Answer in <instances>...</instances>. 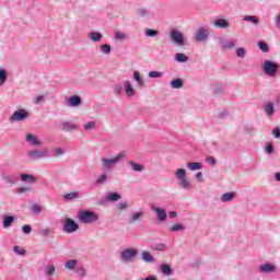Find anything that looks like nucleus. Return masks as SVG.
Here are the masks:
<instances>
[{
    "mask_svg": "<svg viewBox=\"0 0 280 280\" xmlns=\"http://www.w3.org/2000/svg\"><path fill=\"white\" fill-rule=\"evenodd\" d=\"M115 93L116 95H121L124 93V88L121 85L116 86Z\"/></svg>",
    "mask_w": 280,
    "mask_h": 280,
    "instance_id": "nucleus-56",
    "label": "nucleus"
},
{
    "mask_svg": "<svg viewBox=\"0 0 280 280\" xmlns=\"http://www.w3.org/2000/svg\"><path fill=\"white\" fill-rule=\"evenodd\" d=\"M243 20L253 23L254 25H259V18L255 15H245Z\"/></svg>",
    "mask_w": 280,
    "mask_h": 280,
    "instance_id": "nucleus-24",
    "label": "nucleus"
},
{
    "mask_svg": "<svg viewBox=\"0 0 280 280\" xmlns=\"http://www.w3.org/2000/svg\"><path fill=\"white\" fill-rule=\"evenodd\" d=\"M143 215H145V212H143V211L135 212L131 214V218L129 219L128 223L135 224V222H139V220H141V218H143Z\"/></svg>",
    "mask_w": 280,
    "mask_h": 280,
    "instance_id": "nucleus-14",
    "label": "nucleus"
},
{
    "mask_svg": "<svg viewBox=\"0 0 280 280\" xmlns=\"http://www.w3.org/2000/svg\"><path fill=\"white\" fill-rule=\"evenodd\" d=\"M79 220L82 224H93L100 220V215L93 211L83 210L79 213Z\"/></svg>",
    "mask_w": 280,
    "mask_h": 280,
    "instance_id": "nucleus-1",
    "label": "nucleus"
},
{
    "mask_svg": "<svg viewBox=\"0 0 280 280\" xmlns=\"http://www.w3.org/2000/svg\"><path fill=\"white\" fill-rule=\"evenodd\" d=\"M125 93L127 97H132L135 96V89L132 88V83L130 81L125 82Z\"/></svg>",
    "mask_w": 280,
    "mask_h": 280,
    "instance_id": "nucleus-16",
    "label": "nucleus"
},
{
    "mask_svg": "<svg viewBox=\"0 0 280 280\" xmlns=\"http://www.w3.org/2000/svg\"><path fill=\"white\" fill-rule=\"evenodd\" d=\"M212 25H214V27H219V30H226L230 24H229V20H224L222 18H218Z\"/></svg>",
    "mask_w": 280,
    "mask_h": 280,
    "instance_id": "nucleus-11",
    "label": "nucleus"
},
{
    "mask_svg": "<svg viewBox=\"0 0 280 280\" xmlns=\"http://www.w3.org/2000/svg\"><path fill=\"white\" fill-rule=\"evenodd\" d=\"M141 259L147 264H154V256H152V254H150L148 250L141 253Z\"/></svg>",
    "mask_w": 280,
    "mask_h": 280,
    "instance_id": "nucleus-15",
    "label": "nucleus"
},
{
    "mask_svg": "<svg viewBox=\"0 0 280 280\" xmlns=\"http://www.w3.org/2000/svg\"><path fill=\"white\" fill-rule=\"evenodd\" d=\"M179 185L183 187V189H191V182L186 179V177L184 179H179Z\"/></svg>",
    "mask_w": 280,
    "mask_h": 280,
    "instance_id": "nucleus-31",
    "label": "nucleus"
},
{
    "mask_svg": "<svg viewBox=\"0 0 280 280\" xmlns=\"http://www.w3.org/2000/svg\"><path fill=\"white\" fill-rule=\"evenodd\" d=\"M236 56L238 58H246V49L245 48H237L236 49Z\"/></svg>",
    "mask_w": 280,
    "mask_h": 280,
    "instance_id": "nucleus-44",
    "label": "nucleus"
},
{
    "mask_svg": "<svg viewBox=\"0 0 280 280\" xmlns=\"http://www.w3.org/2000/svg\"><path fill=\"white\" fill-rule=\"evenodd\" d=\"M152 211L156 213L158 220L160 222H165L167 220V212H165V209L159 208V207H151Z\"/></svg>",
    "mask_w": 280,
    "mask_h": 280,
    "instance_id": "nucleus-10",
    "label": "nucleus"
},
{
    "mask_svg": "<svg viewBox=\"0 0 280 280\" xmlns=\"http://www.w3.org/2000/svg\"><path fill=\"white\" fill-rule=\"evenodd\" d=\"M272 135L276 139H279L280 138V128L279 127L275 128L272 131Z\"/></svg>",
    "mask_w": 280,
    "mask_h": 280,
    "instance_id": "nucleus-55",
    "label": "nucleus"
},
{
    "mask_svg": "<svg viewBox=\"0 0 280 280\" xmlns=\"http://www.w3.org/2000/svg\"><path fill=\"white\" fill-rule=\"evenodd\" d=\"M108 202H117V200H121V195L118 192H109L106 197Z\"/></svg>",
    "mask_w": 280,
    "mask_h": 280,
    "instance_id": "nucleus-19",
    "label": "nucleus"
},
{
    "mask_svg": "<svg viewBox=\"0 0 280 280\" xmlns=\"http://www.w3.org/2000/svg\"><path fill=\"white\" fill-rule=\"evenodd\" d=\"M279 69H280L279 63H275L270 60H265L262 62V71L264 73H266V75H269V78H275Z\"/></svg>",
    "mask_w": 280,
    "mask_h": 280,
    "instance_id": "nucleus-2",
    "label": "nucleus"
},
{
    "mask_svg": "<svg viewBox=\"0 0 280 280\" xmlns=\"http://www.w3.org/2000/svg\"><path fill=\"white\" fill-rule=\"evenodd\" d=\"M171 231L173 232V233H176V232H178V231H185V225L184 224H175V225H173L172 228H171Z\"/></svg>",
    "mask_w": 280,
    "mask_h": 280,
    "instance_id": "nucleus-41",
    "label": "nucleus"
},
{
    "mask_svg": "<svg viewBox=\"0 0 280 280\" xmlns=\"http://www.w3.org/2000/svg\"><path fill=\"white\" fill-rule=\"evenodd\" d=\"M235 198V194L234 192H225L222 195L221 200L222 202H231V200Z\"/></svg>",
    "mask_w": 280,
    "mask_h": 280,
    "instance_id": "nucleus-26",
    "label": "nucleus"
},
{
    "mask_svg": "<svg viewBox=\"0 0 280 280\" xmlns=\"http://www.w3.org/2000/svg\"><path fill=\"white\" fill-rule=\"evenodd\" d=\"M162 77H163V72H159V71L149 72V78H162Z\"/></svg>",
    "mask_w": 280,
    "mask_h": 280,
    "instance_id": "nucleus-48",
    "label": "nucleus"
},
{
    "mask_svg": "<svg viewBox=\"0 0 280 280\" xmlns=\"http://www.w3.org/2000/svg\"><path fill=\"white\" fill-rule=\"evenodd\" d=\"M61 128L66 132H71V130H75V128H78V127L75 125H73L72 122H61Z\"/></svg>",
    "mask_w": 280,
    "mask_h": 280,
    "instance_id": "nucleus-20",
    "label": "nucleus"
},
{
    "mask_svg": "<svg viewBox=\"0 0 280 280\" xmlns=\"http://www.w3.org/2000/svg\"><path fill=\"white\" fill-rule=\"evenodd\" d=\"M93 128H95V121H90L84 125L85 130H93Z\"/></svg>",
    "mask_w": 280,
    "mask_h": 280,
    "instance_id": "nucleus-53",
    "label": "nucleus"
},
{
    "mask_svg": "<svg viewBox=\"0 0 280 280\" xmlns=\"http://www.w3.org/2000/svg\"><path fill=\"white\" fill-rule=\"evenodd\" d=\"M22 231H23V233H25L26 235H30V233H32V225H30V224L23 225Z\"/></svg>",
    "mask_w": 280,
    "mask_h": 280,
    "instance_id": "nucleus-50",
    "label": "nucleus"
},
{
    "mask_svg": "<svg viewBox=\"0 0 280 280\" xmlns=\"http://www.w3.org/2000/svg\"><path fill=\"white\" fill-rule=\"evenodd\" d=\"M125 156H126V151L118 153L114 159L103 158L102 167H104V170H112L113 165H116V163H119V161H121V159H124Z\"/></svg>",
    "mask_w": 280,
    "mask_h": 280,
    "instance_id": "nucleus-3",
    "label": "nucleus"
},
{
    "mask_svg": "<svg viewBox=\"0 0 280 280\" xmlns=\"http://www.w3.org/2000/svg\"><path fill=\"white\" fill-rule=\"evenodd\" d=\"M171 86L172 89H183V81L182 79H174L173 81H171Z\"/></svg>",
    "mask_w": 280,
    "mask_h": 280,
    "instance_id": "nucleus-28",
    "label": "nucleus"
},
{
    "mask_svg": "<svg viewBox=\"0 0 280 280\" xmlns=\"http://www.w3.org/2000/svg\"><path fill=\"white\" fill-rule=\"evenodd\" d=\"M137 249L128 248L121 252L120 257L122 261H132L137 257Z\"/></svg>",
    "mask_w": 280,
    "mask_h": 280,
    "instance_id": "nucleus-8",
    "label": "nucleus"
},
{
    "mask_svg": "<svg viewBox=\"0 0 280 280\" xmlns=\"http://www.w3.org/2000/svg\"><path fill=\"white\" fill-rule=\"evenodd\" d=\"M30 117V113L27 110L21 108L15 110L9 118L11 122L13 121H25Z\"/></svg>",
    "mask_w": 280,
    "mask_h": 280,
    "instance_id": "nucleus-4",
    "label": "nucleus"
},
{
    "mask_svg": "<svg viewBox=\"0 0 280 280\" xmlns=\"http://www.w3.org/2000/svg\"><path fill=\"white\" fill-rule=\"evenodd\" d=\"M266 152L267 154H272V152H275V149L272 148V143H267Z\"/></svg>",
    "mask_w": 280,
    "mask_h": 280,
    "instance_id": "nucleus-54",
    "label": "nucleus"
},
{
    "mask_svg": "<svg viewBox=\"0 0 280 280\" xmlns=\"http://www.w3.org/2000/svg\"><path fill=\"white\" fill-rule=\"evenodd\" d=\"M138 14H140V16H145L148 14V11L145 9H140L138 11Z\"/></svg>",
    "mask_w": 280,
    "mask_h": 280,
    "instance_id": "nucleus-62",
    "label": "nucleus"
},
{
    "mask_svg": "<svg viewBox=\"0 0 280 280\" xmlns=\"http://www.w3.org/2000/svg\"><path fill=\"white\" fill-rule=\"evenodd\" d=\"M276 27L280 30V14L276 18Z\"/></svg>",
    "mask_w": 280,
    "mask_h": 280,
    "instance_id": "nucleus-63",
    "label": "nucleus"
},
{
    "mask_svg": "<svg viewBox=\"0 0 280 280\" xmlns=\"http://www.w3.org/2000/svg\"><path fill=\"white\" fill-rule=\"evenodd\" d=\"M14 224V217L12 215H4L3 217V228L4 229H10Z\"/></svg>",
    "mask_w": 280,
    "mask_h": 280,
    "instance_id": "nucleus-18",
    "label": "nucleus"
},
{
    "mask_svg": "<svg viewBox=\"0 0 280 280\" xmlns=\"http://www.w3.org/2000/svg\"><path fill=\"white\" fill-rule=\"evenodd\" d=\"M133 79L139 84V86H143V79H141V74L139 73V71L133 72Z\"/></svg>",
    "mask_w": 280,
    "mask_h": 280,
    "instance_id": "nucleus-38",
    "label": "nucleus"
},
{
    "mask_svg": "<svg viewBox=\"0 0 280 280\" xmlns=\"http://www.w3.org/2000/svg\"><path fill=\"white\" fill-rule=\"evenodd\" d=\"M222 47L223 49H233L235 47V40L223 42Z\"/></svg>",
    "mask_w": 280,
    "mask_h": 280,
    "instance_id": "nucleus-39",
    "label": "nucleus"
},
{
    "mask_svg": "<svg viewBox=\"0 0 280 280\" xmlns=\"http://www.w3.org/2000/svg\"><path fill=\"white\" fill-rule=\"evenodd\" d=\"M101 51L102 54H105V56H108L112 51L110 45L108 44L101 45Z\"/></svg>",
    "mask_w": 280,
    "mask_h": 280,
    "instance_id": "nucleus-37",
    "label": "nucleus"
},
{
    "mask_svg": "<svg viewBox=\"0 0 280 280\" xmlns=\"http://www.w3.org/2000/svg\"><path fill=\"white\" fill-rule=\"evenodd\" d=\"M27 154L31 159H45V156H47V150L46 149H43V150L35 149V150L28 151Z\"/></svg>",
    "mask_w": 280,
    "mask_h": 280,
    "instance_id": "nucleus-9",
    "label": "nucleus"
},
{
    "mask_svg": "<svg viewBox=\"0 0 280 280\" xmlns=\"http://www.w3.org/2000/svg\"><path fill=\"white\" fill-rule=\"evenodd\" d=\"M115 38H116V40H126V33L117 32L115 34Z\"/></svg>",
    "mask_w": 280,
    "mask_h": 280,
    "instance_id": "nucleus-49",
    "label": "nucleus"
},
{
    "mask_svg": "<svg viewBox=\"0 0 280 280\" xmlns=\"http://www.w3.org/2000/svg\"><path fill=\"white\" fill-rule=\"evenodd\" d=\"M264 108H265V113L267 114V115H273L275 114V105L272 104V103H268V104H266L265 106H264Z\"/></svg>",
    "mask_w": 280,
    "mask_h": 280,
    "instance_id": "nucleus-29",
    "label": "nucleus"
},
{
    "mask_svg": "<svg viewBox=\"0 0 280 280\" xmlns=\"http://www.w3.org/2000/svg\"><path fill=\"white\" fill-rule=\"evenodd\" d=\"M118 209H120V211H124V209H128V203H119Z\"/></svg>",
    "mask_w": 280,
    "mask_h": 280,
    "instance_id": "nucleus-60",
    "label": "nucleus"
},
{
    "mask_svg": "<svg viewBox=\"0 0 280 280\" xmlns=\"http://www.w3.org/2000/svg\"><path fill=\"white\" fill-rule=\"evenodd\" d=\"M187 167L188 170H191V172H196V170H202V164L199 162H189Z\"/></svg>",
    "mask_w": 280,
    "mask_h": 280,
    "instance_id": "nucleus-23",
    "label": "nucleus"
},
{
    "mask_svg": "<svg viewBox=\"0 0 280 280\" xmlns=\"http://www.w3.org/2000/svg\"><path fill=\"white\" fill-rule=\"evenodd\" d=\"M26 141L27 143H31V145H40L38 138L32 133L26 135Z\"/></svg>",
    "mask_w": 280,
    "mask_h": 280,
    "instance_id": "nucleus-17",
    "label": "nucleus"
},
{
    "mask_svg": "<svg viewBox=\"0 0 280 280\" xmlns=\"http://www.w3.org/2000/svg\"><path fill=\"white\" fill-rule=\"evenodd\" d=\"M32 211H33V213L38 215V213H40L43 211V208L35 203V205L32 206Z\"/></svg>",
    "mask_w": 280,
    "mask_h": 280,
    "instance_id": "nucleus-46",
    "label": "nucleus"
},
{
    "mask_svg": "<svg viewBox=\"0 0 280 280\" xmlns=\"http://www.w3.org/2000/svg\"><path fill=\"white\" fill-rule=\"evenodd\" d=\"M258 47L260 50H262L265 54H267V51H270L269 46L266 44V42H259L258 43Z\"/></svg>",
    "mask_w": 280,
    "mask_h": 280,
    "instance_id": "nucleus-40",
    "label": "nucleus"
},
{
    "mask_svg": "<svg viewBox=\"0 0 280 280\" xmlns=\"http://www.w3.org/2000/svg\"><path fill=\"white\" fill-rule=\"evenodd\" d=\"M176 178H178V180H183L187 177V171H185L184 168H178L175 173Z\"/></svg>",
    "mask_w": 280,
    "mask_h": 280,
    "instance_id": "nucleus-25",
    "label": "nucleus"
},
{
    "mask_svg": "<svg viewBox=\"0 0 280 280\" xmlns=\"http://www.w3.org/2000/svg\"><path fill=\"white\" fill-rule=\"evenodd\" d=\"M209 38V30L206 27H199L197 33L195 34V40L197 43H205Z\"/></svg>",
    "mask_w": 280,
    "mask_h": 280,
    "instance_id": "nucleus-7",
    "label": "nucleus"
},
{
    "mask_svg": "<svg viewBox=\"0 0 280 280\" xmlns=\"http://www.w3.org/2000/svg\"><path fill=\"white\" fill-rule=\"evenodd\" d=\"M108 179V176H106V174L101 175L97 180H96V185H102L104 184L106 180Z\"/></svg>",
    "mask_w": 280,
    "mask_h": 280,
    "instance_id": "nucleus-47",
    "label": "nucleus"
},
{
    "mask_svg": "<svg viewBox=\"0 0 280 280\" xmlns=\"http://www.w3.org/2000/svg\"><path fill=\"white\" fill-rule=\"evenodd\" d=\"M129 165L132 167L133 172H143L144 170L143 164H137L133 161H130Z\"/></svg>",
    "mask_w": 280,
    "mask_h": 280,
    "instance_id": "nucleus-27",
    "label": "nucleus"
},
{
    "mask_svg": "<svg viewBox=\"0 0 280 280\" xmlns=\"http://www.w3.org/2000/svg\"><path fill=\"white\" fill-rule=\"evenodd\" d=\"M155 250H165V244H158Z\"/></svg>",
    "mask_w": 280,
    "mask_h": 280,
    "instance_id": "nucleus-61",
    "label": "nucleus"
},
{
    "mask_svg": "<svg viewBox=\"0 0 280 280\" xmlns=\"http://www.w3.org/2000/svg\"><path fill=\"white\" fill-rule=\"evenodd\" d=\"M171 39L175 42L176 45L183 47L185 45V36L180 31L172 30L171 31Z\"/></svg>",
    "mask_w": 280,
    "mask_h": 280,
    "instance_id": "nucleus-5",
    "label": "nucleus"
},
{
    "mask_svg": "<svg viewBox=\"0 0 280 280\" xmlns=\"http://www.w3.org/2000/svg\"><path fill=\"white\" fill-rule=\"evenodd\" d=\"M178 215V213H176V211H171L170 213H168V218H171V219H174V218H176Z\"/></svg>",
    "mask_w": 280,
    "mask_h": 280,
    "instance_id": "nucleus-64",
    "label": "nucleus"
},
{
    "mask_svg": "<svg viewBox=\"0 0 280 280\" xmlns=\"http://www.w3.org/2000/svg\"><path fill=\"white\" fill-rule=\"evenodd\" d=\"M43 100H45V97L43 95H38L35 97L34 104H40V102H43Z\"/></svg>",
    "mask_w": 280,
    "mask_h": 280,
    "instance_id": "nucleus-57",
    "label": "nucleus"
},
{
    "mask_svg": "<svg viewBox=\"0 0 280 280\" xmlns=\"http://www.w3.org/2000/svg\"><path fill=\"white\" fill-rule=\"evenodd\" d=\"M82 104V97L75 95L68 98V106L78 107Z\"/></svg>",
    "mask_w": 280,
    "mask_h": 280,
    "instance_id": "nucleus-13",
    "label": "nucleus"
},
{
    "mask_svg": "<svg viewBox=\"0 0 280 280\" xmlns=\"http://www.w3.org/2000/svg\"><path fill=\"white\" fill-rule=\"evenodd\" d=\"M175 60H177V62H187V60H189V57H187L185 54L183 52H177L175 55Z\"/></svg>",
    "mask_w": 280,
    "mask_h": 280,
    "instance_id": "nucleus-30",
    "label": "nucleus"
},
{
    "mask_svg": "<svg viewBox=\"0 0 280 280\" xmlns=\"http://www.w3.org/2000/svg\"><path fill=\"white\" fill-rule=\"evenodd\" d=\"M13 250H14V253H16V255H25V253H26L25 248L20 247V246H14Z\"/></svg>",
    "mask_w": 280,
    "mask_h": 280,
    "instance_id": "nucleus-45",
    "label": "nucleus"
},
{
    "mask_svg": "<svg viewBox=\"0 0 280 280\" xmlns=\"http://www.w3.org/2000/svg\"><path fill=\"white\" fill-rule=\"evenodd\" d=\"M206 163H209V165H217L218 160H215V158H213V156H208L206 159Z\"/></svg>",
    "mask_w": 280,
    "mask_h": 280,
    "instance_id": "nucleus-51",
    "label": "nucleus"
},
{
    "mask_svg": "<svg viewBox=\"0 0 280 280\" xmlns=\"http://www.w3.org/2000/svg\"><path fill=\"white\" fill-rule=\"evenodd\" d=\"M21 180L23 183H36V177H34V175H30V174H22Z\"/></svg>",
    "mask_w": 280,
    "mask_h": 280,
    "instance_id": "nucleus-22",
    "label": "nucleus"
},
{
    "mask_svg": "<svg viewBox=\"0 0 280 280\" xmlns=\"http://www.w3.org/2000/svg\"><path fill=\"white\" fill-rule=\"evenodd\" d=\"M260 272H264L265 275H268L270 272H275L277 270V267L272 264H265L259 267Z\"/></svg>",
    "mask_w": 280,
    "mask_h": 280,
    "instance_id": "nucleus-12",
    "label": "nucleus"
},
{
    "mask_svg": "<svg viewBox=\"0 0 280 280\" xmlns=\"http://www.w3.org/2000/svg\"><path fill=\"white\" fill-rule=\"evenodd\" d=\"M145 36H150V37L159 36V31L152 30V28H148L145 31Z\"/></svg>",
    "mask_w": 280,
    "mask_h": 280,
    "instance_id": "nucleus-42",
    "label": "nucleus"
},
{
    "mask_svg": "<svg viewBox=\"0 0 280 280\" xmlns=\"http://www.w3.org/2000/svg\"><path fill=\"white\" fill-rule=\"evenodd\" d=\"M39 235H43V237H49V235H51V229L46 228L44 230H40Z\"/></svg>",
    "mask_w": 280,
    "mask_h": 280,
    "instance_id": "nucleus-43",
    "label": "nucleus"
},
{
    "mask_svg": "<svg viewBox=\"0 0 280 280\" xmlns=\"http://www.w3.org/2000/svg\"><path fill=\"white\" fill-rule=\"evenodd\" d=\"M61 154H65V151H62V149H56V150L54 151V155H55V156H60Z\"/></svg>",
    "mask_w": 280,
    "mask_h": 280,
    "instance_id": "nucleus-58",
    "label": "nucleus"
},
{
    "mask_svg": "<svg viewBox=\"0 0 280 280\" xmlns=\"http://www.w3.org/2000/svg\"><path fill=\"white\" fill-rule=\"evenodd\" d=\"M7 80H8V72L4 69H0V86L2 84H5Z\"/></svg>",
    "mask_w": 280,
    "mask_h": 280,
    "instance_id": "nucleus-35",
    "label": "nucleus"
},
{
    "mask_svg": "<svg viewBox=\"0 0 280 280\" xmlns=\"http://www.w3.org/2000/svg\"><path fill=\"white\" fill-rule=\"evenodd\" d=\"M25 191H30V188H27V187L18 188V192H20V194H25Z\"/></svg>",
    "mask_w": 280,
    "mask_h": 280,
    "instance_id": "nucleus-59",
    "label": "nucleus"
},
{
    "mask_svg": "<svg viewBox=\"0 0 280 280\" xmlns=\"http://www.w3.org/2000/svg\"><path fill=\"white\" fill-rule=\"evenodd\" d=\"M89 37L91 38V40H93V43H100V40H102V33L91 32L89 34Z\"/></svg>",
    "mask_w": 280,
    "mask_h": 280,
    "instance_id": "nucleus-21",
    "label": "nucleus"
},
{
    "mask_svg": "<svg viewBox=\"0 0 280 280\" xmlns=\"http://www.w3.org/2000/svg\"><path fill=\"white\" fill-rule=\"evenodd\" d=\"M75 266H78V260H75V259L68 260V261L65 264V267H66L68 270H73V268H75Z\"/></svg>",
    "mask_w": 280,
    "mask_h": 280,
    "instance_id": "nucleus-36",
    "label": "nucleus"
},
{
    "mask_svg": "<svg viewBox=\"0 0 280 280\" xmlns=\"http://www.w3.org/2000/svg\"><path fill=\"white\" fill-rule=\"evenodd\" d=\"M161 271L163 275L170 276L172 275V267L168 264H164L161 266Z\"/></svg>",
    "mask_w": 280,
    "mask_h": 280,
    "instance_id": "nucleus-34",
    "label": "nucleus"
},
{
    "mask_svg": "<svg viewBox=\"0 0 280 280\" xmlns=\"http://www.w3.org/2000/svg\"><path fill=\"white\" fill-rule=\"evenodd\" d=\"M80 229V225L73 221V219H66V222L63 224V231L66 233H75Z\"/></svg>",
    "mask_w": 280,
    "mask_h": 280,
    "instance_id": "nucleus-6",
    "label": "nucleus"
},
{
    "mask_svg": "<svg viewBox=\"0 0 280 280\" xmlns=\"http://www.w3.org/2000/svg\"><path fill=\"white\" fill-rule=\"evenodd\" d=\"M63 198L65 200H75L77 198H80V194L78 191H73L70 194H66Z\"/></svg>",
    "mask_w": 280,
    "mask_h": 280,
    "instance_id": "nucleus-32",
    "label": "nucleus"
},
{
    "mask_svg": "<svg viewBox=\"0 0 280 280\" xmlns=\"http://www.w3.org/2000/svg\"><path fill=\"white\" fill-rule=\"evenodd\" d=\"M56 272V267L50 266L46 268V275H48V277H51V275H54Z\"/></svg>",
    "mask_w": 280,
    "mask_h": 280,
    "instance_id": "nucleus-52",
    "label": "nucleus"
},
{
    "mask_svg": "<svg viewBox=\"0 0 280 280\" xmlns=\"http://www.w3.org/2000/svg\"><path fill=\"white\" fill-rule=\"evenodd\" d=\"M3 180H5L7 183L14 185V183H16V176L14 175H2Z\"/></svg>",
    "mask_w": 280,
    "mask_h": 280,
    "instance_id": "nucleus-33",
    "label": "nucleus"
}]
</instances>
